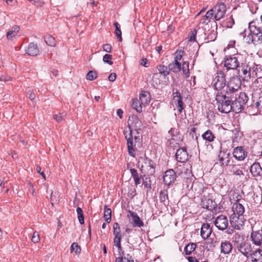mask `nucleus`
I'll use <instances>...</instances> for the list:
<instances>
[{"label":"nucleus","instance_id":"nucleus-1","mask_svg":"<svg viewBox=\"0 0 262 262\" xmlns=\"http://www.w3.org/2000/svg\"><path fill=\"white\" fill-rule=\"evenodd\" d=\"M250 33L245 37L247 43L257 46L262 43V24L259 20H253L249 24Z\"/></svg>","mask_w":262,"mask_h":262},{"label":"nucleus","instance_id":"nucleus-2","mask_svg":"<svg viewBox=\"0 0 262 262\" xmlns=\"http://www.w3.org/2000/svg\"><path fill=\"white\" fill-rule=\"evenodd\" d=\"M232 210L233 213L230 216V224L234 229L240 230L245 221L243 215L245 212L244 207L239 203V200H237L232 206Z\"/></svg>","mask_w":262,"mask_h":262},{"label":"nucleus","instance_id":"nucleus-3","mask_svg":"<svg viewBox=\"0 0 262 262\" xmlns=\"http://www.w3.org/2000/svg\"><path fill=\"white\" fill-rule=\"evenodd\" d=\"M125 138L127 141V146L129 155L135 157L137 147H140L142 143V137L139 132L135 133L133 130H124Z\"/></svg>","mask_w":262,"mask_h":262},{"label":"nucleus","instance_id":"nucleus-4","mask_svg":"<svg viewBox=\"0 0 262 262\" xmlns=\"http://www.w3.org/2000/svg\"><path fill=\"white\" fill-rule=\"evenodd\" d=\"M227 84L224 72L222 70L218 71L212 82L213 89L217 91L215 95H218V99H221V97H223V94L227 93L226 91Z\"/></svg>","mask_w":262,"mask_h":262},{"label":"nucleus","instance_id":"nucleus-5","mask_svg":"<svg viewBox=\"0 0 262 262\" xmlns=\"http://www.w3.org/2000/svg\"><path fill=\"white\" fill-rule=\"evenodd\" d=\"M233 242L235 248L244 256L248 258L252 252L251 244L245 240L244 236L236 234Z\"/></svg>","mask_w":262,"mask_h":262},{"label":"nucleus","instance_id":"nucleus-6","mask_svg":"<svg viewBox=\"0 0 262 262\" xmlns=\"http://www.w3.org/2000/svg\"><path fill=\"white\" fill-rule=\"evenodd\" d=\"M242 59V57L239 54L226 55L221 63V66L223 67L227 71L236 70Z\"/></svg>","mask_w":262,"mask_h":262},{"label":"nucleus","instance_id":"nucleus-7","mask_svg":"<svg viewBox=\"0 0 262 262\" xmlns=\"http://www.w3.org/2000/svg\"><path fill=\"white\" fill-rule=\"evenodd\" d=\"M225 97H221V99H218V95H215V100L219 103L218 110L222 113H229L232 110V102L233 99L234 98V96L231 95H227V93L223 94Z\"/></svg>","mask_w":262,"mask_h":262},{"label":"nucleus","instance_id":"nucleus-8","mask_svg":"<svg viewBox=\"0 0 262 262\" xmlns=\"http://www.w3.org/2000/svg\"><path fill=\"white\" fill-rule=\"evenodd\" d=\"M237 72L238 76L244 81H249L251 78V67L249 66V62H247L245 59L241 61L239 65L236 69Z\"/></svg>","mask_w":262,"mask_h":262},{"label":"nucleus","instance_id":"nucleus-9","mask_svg":"<svg viewBox=\"0 0 262 262\" xmlns=\"http://www.w3.org/2000/svg\"><path fill=\"white\" fill-rule=\"evenodd\" d=\"M250 239L257 247L262 246V226L260 224H255L252 226Z\"/></svg>","mask_w":262,"mask_h":262},{"label":"nucleus","instance_id":"nucleus-10","mask_svg":"<svg viewBox=\"0 0 262 262\" xmlns=\"http://www.w3.org/2000/svg\"><path fill=\"white\" fill-rule=\"evenodd\" d=\"M242 78L239 76H235L230 78L229 81L227 82L226 91L227 95L234 96V94L237 92L241 88Z\"/></svg>","mask_w":262,"mask_h":262},{"label":"nucleus","instance_id":"nucleus-11","mask_svg":"<svg viewBox=\"0 0 262 262\" xmlns=\"http://www.w3.org/2000/svg\"><path fill=\"white\" fill-rule=\"evenodd\" d=\"M213 10V14L214 19L215 20H219L224 17L227 11L226 5L222 2L216 4L213 8L211 9Z\"/></svg>","mask_w":262,"mask_h":262},{"label":"nucleus","instance_id":"nucleus-12","mask_svg":"<svg viewBox=\"0 0 262 262\" xmlns=\"http://www.w3.org/2000/svg\"><path fill=\"white\" fill-rule=\"evenodd\" d=\"M127 130H133L135 133L140 130L142 125L141 121L138 118V116H129L128 119Z\"/></svg>","mask_w":262,"mask_h":262},{"label":"nucleus","instance_id":"nucleus-13","mask_svg":"<svg viewBox=\"0 0 262 262\" xmlns=\"http://www.w3.org/2000/svg\"><path fill=\"white\" fill-rule=\"evenodd\" d=\"M201 205L203 208L213 212L214 211L216 212L221 211L220 206H218L215 200H213L211 199L204 198L202 199Z\"/></svg>","mask_w":262,"mask_h":262},{"label":"nucleus","instance_id":"nucleus-14","mask_svg":"<svg viewBox=\"0 0 262 262\" xmlns=\"http://www.w3.org/2000/svg\"><path fill=\"white\" fill-rule=\"evenodd\" d=\"M143 160L141 170L147 171L149 174H153L155 172L156 164L147 157L144 158Z\"/></svg>","mask_w":262,"mask_h":262},{"label":"nucleus","instance_id":"nucleus-15","mask_svg":"<svg viewBox=\"0 0 262 262\" xmlns=\"http://www.w3.org/2000/svg\"><path fill=\"white\" fill-rule=\"evenodd\" d=\"M214 223L216 228L220 230L226 229L229 224L227 217L223 214L217 216L215 219Z\"/></svg>","mask_w":262,"mask_h":262},{"label":"nucleus","instance_id":"nucleus-16","mask_svg":"<svg viewBox=\"0 0 262 262\" xmlns=\"http://www.w3.org/2000/svg\"><path fill=\"white\" fill-rule=\"evenodd\" d=\"M175 156L177 161L181 163H184L188 160V154L185 147L177 149Z\"/></svg>","mask_w":262,"mask_h":262},{"label":"nucleus","instance_id":"nucleus-17","mask_svg":"<svg viewBox=\"0 0 262 262\" xmlns=\"http://www.w3.org/2000/svg\"><path fill=\"white\" fill-rule=\"evenodd\" d=\"M163 178L164 183L169 185L176 180L177 175L173 169H169L165 172Z\"/></svg>","mask_w":262,"mask_h":262},{"label":"nucleus","instance_id":"nucleus-18","mask_svg":"<svg viewBox=\"0 0 262 262\" xmlns=\"http://www.w3.org/2000/svg\"><path fill=\"white\" fill-rule=\"evenodd\" d=\"M233 156L236 159L243 161L247 156V151L245 150L244 146H237L234 148Z\"/></svg>","mask_w":262,"mask_h":262},{"label":"nucleus","instance_id":"nucleus-19","mask_svg":"<svg viewBox=\"0 0 262 262\" xmlns=\"http://www.w3.org/2000/svg\"><path fill=\"white\" fill-rule=\"evenodd\" d=\"M26 52L29 56H36L38 54L39 50L37 45L32 42L29 43Z\"/></svg>","mask_w":262,"mask_h":262},{"label":"nucleus","instance_id":"nucleus-20","mask_svg":"<svg viewBox=\"0 0 262 262\" xmlns=\"http://www.w3.org/2000/svg\"><path fill=\"white\" fill-rule=\"evenodd\" d=\"M151 96L149 92L146 91H142L139 95V101L141 104L146 106L150 101Z\"/></svg>","mask_w":262,"mask_h":262},{"label":"nucleus","instance_id":"nucleus-21","mask_svg":"<svg viewBox=\"0 0 262 262\" xmlns=\"http://www.w3.org/2000/svg\"><path fill=\"white\" fill-rule=\"evenodd\" d=\"M213 17H214L213 14V10H211V9H210L201 19L200 23L203 25H207L209 23L211 22V19H213V23L215 24V26L217 27L216 20H214V19L213 18Z\"/></svg>","mask_w":262,"mask_h":262},{"label":"nucleus","instance_id":"nucleus-22","mask_svg":"<svg viewBox=\"0 0 262 262\" xmlns=\"http://www.w3.org/2000/svg\"><path fill=\"white\" fill-rule=\"evenodd\" d=\"M233 246L230 241L222 242L221 244V252L224 254H229L232 250Z\"/></svg>","mask_w":262,"mask_h":262},{"label":"nucleus","instance_id":"nucleus-23","mask_svg":"<svg viewBox=\"0 0 262 262\" xmlns=\"http://www.w3.org/2000/svg\"><path fill=\"white\" fill-rule=\"evenodd\" d=\"M250 256L252 262H262V250L256 249L253 252H251Z\"/></svg>","mask_w":262,"mask_h":262},{"label":"nucleus","instance_id":"nucleus-24","mask_svg":"<svg viewBox=\"0 0 262 262\" xmlns=\"http://www.w3.org/2000/svg\"><path fill=\"white\" fill-rule=\"evenodd\" d=\"M212 232V229L208 224H203L201 227V235L203 239L209 237Z\"/></svg>","mask_w":262,"mask_h":262},{"label":"nucleus","instance_id":"nucleus-25","mask_svg":"<svg viewBox=\"0 0 262 262\" xmlns=\"http://www.w3.org/2000/svg\"><path fill=\"white\" fill-rule=\"evenodd\" d=\"M129 213L133 219V226L134 227H141L144 225L143 222L136 213L132 211H129Z\"/></svg>","mask_w":262,"mask_h":262},{"label":"nucleus","instance_id":"nucleus-26","mask_svg":"<svg viewBox=\"0 0 262 262\" xmlns=\"http://www.w3.org/2000/svg\"><path fill=\"white\" fill-rule=\"evenodd\" d=\"M250 172L254 177H257L260 176V173L262 172V168L258 162H254L250 167Z\"/></svg>","mask_w":262,"mask_h":262},{"label":"nucleus","instance_id":"nucleus-27","mask_svg":"<svg viewBox=\"0 0 262 262\" xmlns=\"http://www.w3.org/2000/svg\"><path fill=\"white\" fill-rule=\"evenodd\" d=\"M168 69L170 71L174 73H177L181 70V63L179 61L174 60L168 66Z\"/></svg>","mask_w":262,"mask_h":262},{"label":"nucleus","instance_id":"nucleus-28","mask_svg":"<svg viewBox=\"0 0 262 262\" xmlns=\"http://www.w3.org/2000/svg\"><path fill=\"white\" fill-rule=\"evenodd\" d=\"M234 97L235 100L237 101L238 103L242 104V105H244L245 107V105L248 101V97L247 94L244 92H241L238 95V97H236L235 96Z\"/></svg>","mask_w":262,"mask_h":262},{"label":"nucleus","instance_id":"nucleus-29","mask_svg":"<svg viewBox=\"0 0 262 262\" xmlns=\"http://www.w3.org/2000/svg\"><path fill=\"white\" fill-rule=\"evenodd\" d=\"M159 198L160 202H163L164 205H168L169 201L168 200V191L167 190L164 189L160 191Z\"/></svg>","mask_w":262,"mask_h":262},{"label":"nucleus","instance_id":"nucleus-30","mask_svg":"<svg viewBox=\"0 0 262 262\" xmlns=\"http://www.w3.org/2000/svg\"><path fill=\"white\" fill-rule=\"evenodd\" d=\"M231 107V111L234 112L235 114L241 113L242 111L245 108L244 105H242V104L238 103L235 100H232Z\"/></svg>","mask_w":262,"mask_h":262},{"label":"nucleus","instance_id":"nucleus-31","mask_svg":"<svg viewBox=\"0 0 262 262\" xmlns=\"http://www.w3.org/2000/svg\"><path fill=\"white\" fill-rule=\"evenodd\" d=\"M130 172L131 173L132 176L134 178L135 185L137 186L138 185L140 184L142 176H139L137 170L135 168H130Z\"/></svg>","mask_w":262,"mask_h":262},{"label":"nucleus","instance_id":"nucleus-32","mask_svg":"<svg viewBox=\"0 0 262 262\" xmlns=\"http://www.w3.org/2000/svg\"><path fill=\"white\" fill-rule=\"evenodd\" d=\"M189 65V62L188 61H183L182 66H181V70L183 71V74L186 78H188L190 76Z\"/></svg>","mask_w":262,"mask_h":262},{"label":"nucleus","instance_id":"nucleus-33","mask_svg":"<svg viewBox=\"0 0 262 262\" xmlns=\"http://www.w3.org/2000/svg\"><path fill=\"white\" fill-rule=\"evenodd\" d=\"M157 69L159 72V73L164 76H166L169 74V70L168 67L165 66L163 64H159L157 66Z\"/></svg>","mask_w":262,"mask_h":262},{"label":"nucleus","instance_id":"nucleus-34","mask_svg":"<svg viewBox=\"0 0 262 262\" xmlns=\"http://www.w3.org/2000/svg\"><path fill=\"white\" fill-rule=\"evenodd\" d=\"M142 105L141 102L137 98L134 99L132 103V108L135 109L138 113H141L142 112Z\"/></svg>","mask_w":262,"mask_h":262},{"label":"nucleus","instance_id":"nucleus-35","mask_svg":"<svg viewBox=\"0 0 262 262\" xmlns=\"http://www.w3.org/2000/svg\"><path fill=\"white\" fill-rule=\"evenodd\" d=\"M114 26L115 27V34L117 36V38L118 39V41H122V32L120 29V26L118 22L116 21L114 23Z\"/></svg>","mask_w":262,"mask_h":262},{"label":"nucleus","instance_id":"nucleus-36","mask_svg":"<svg viewBox=\"0 0 262 262\" xmlns=\"http://www.w3.org/2000/svg\"><path fill=\"white\" fill-rule=\"evenodd\" d=\"M202 138L206 141L212 142L215 137L211 130H207L202 135Z\"/></svg>","mask_w":262,"mask_h":262},{"label":"nucleus","instance_id":"nucleus-37","mask_svg":"<svg viewBox=\"0 0 262 262\" xmlns=\"http://www.w3.org/2000/svg\"><path fill=\"white\" fill-rule=\"evenodd\" d=\"M196 245L194 243H189L187 244L184 249L186 255H190L196 248Z\"/></svg>","mask_w":262,"mask_h":262},{"label":"nucleus","instance_id":"nucleus-38","mask_svg":"<svg viewBox=\"0 0 262 262\" xmlns=\"http://www.w3.org/2000/svg\"><path fill=\"white\" fill-rule=\"evenodd\" d=\"M44 40L46 43L49 46L53 47L56 45L55 39L51 35H46L44 37Z\"/></svg>","mask_w":262,"mask_h":262},{"label":"nucleus","instance_id":"nucleus-39","mask_svg":"<svg viewBox=\"0 0 262 262\" xmlns=\"http://www.w3.org/2000/svg\"><path fill=\"white\" fill-rule=\"evenodd\" d=\"M223 23L224 27L227 28H231L233 25L234 24V20L232 15H231L229 17L227 18Z\"/></svg>","mask_w":262,"mask_h":262},{"label":"nucleus","instance_id":"nucleus-40","mask_svg":"<svg viewBox=\"0 0 262 262\" xmlns=\"http://www.w3.org/2000/svg\"><path fill=\"white\" fill-rule=\"evenodd\" d=\"M111 209L105 206L104 218L105 219V221L108 223H110L111 221Z\"/></svg>","mask_w":262,"mask_h":262},{"label":"nucleus","instance_id":"nucleus-41","mask_svg":"<svg viewBox=\"0 0 262 262\" xmlns=\"http://www.w3.org/2000/svg\"><path fill=\"white\" fill-rule=\"evenodd\" d=\"M230 155L229 153H226L225 152H220V154L219 155V161L221 163H222V165L225 164V161L226 159H229L230 157Z\"/></svg>","mask_w":262,"mask_h":262},{"label":"nucleus","instance_id":"nucleus-42","mask_svg":"<svg viewBox=\"0 0 262 262\" xmlns=\"http://www.w3.org/2000/svg\"><path fill=\"white\" fill-rule=\"evenodd\" d=\"M217 37V32L214 30L211 31L210 33H209L207 37L205 38L206 42H209L215 40Z\"/></svg>","mask_w":262,"mask_h":262},{"label":"nucleus","instance_id":"nucleus-43","mask_svg":"<svg viewBox=\"0 0 262 262\" xmlns=\"http://www.w3.org/2000/svg\"><path fill=\"white\" fill-rule=\"evenodd\" d=\"M185 54V52L183 49H178L174 53V60L177 61L181 60Z\"/></svg>","mask_w":262,"mask_h":262},{"label":"nucleus","instance_id":"nucleus-44","mask_svg":"<svg viewBox=\"0 0 262 262\" xmlns=\"http://www.w3.org/2000/svg\"><path fill=\"white\" fill-rule=\"evenodd\" d=\"M76 211L78 214V219L80 224L82 225L84 224V215L82 209L80 207H78L76 209Z\"/></svg>","mask_w":262,"mask_h":262},{"label":"nucleus","instance_id":"nucleus-45","mask_svg":"<svg viewBox=\"0 0 262 262\" xmlns=\"http://www.w3.org/2000/svg\"><path fill=\"white\" fill-rule=\"evenodd\" d=\"M143 179V185L144 187L146 188L147 191H149L151 188V181L149 178H145Z\"/></svg>","mask_w":262,"mask_h":262},{"label":"nucleus","instance_id":"nucleus-46","mask_svg":"<svg viewBox=\"0 0 262 262\" xmlns=\"http://www.w3.org/2000/svg\"><path fill=\"white\" fill-rule=\"evenodd\" d=\"M70 251L71 253L75 251L76 254H78L80 252L81 248L76 243H73L71 246Z\"/></svg>","mask_w":262,"mask_h":262},{"label":"nucleus","instance_id":"nucleus-47","mask_svg":"<svg viewBox=\"0 0 262 262\" xmlns=\"http://www.w3.org/2000/svg\"><path fill=\"white\" fill-rule=\"evenodd\" d=\"M119 257H122L123 262H134V258L130 253H124V255H122Z\"/></svg>","mask_w":262,"mask_h":262},{"label":"nucleus","instance_id":"nucleus-48","mask_svg":"<svg viewBox=\"0 0 262 262\" xmlns=\"http://www.w3.org/2000/svg\"><path fill=\"white\" fill-rule=\"evenodd\" d=\"M86 79L92 81L97 77V73L96 71H90L86 75Z\"/></svg>","mask_w":262,"mask_h":262},{"label":"nucleus","instance_id":"nucleus-49","mask_svg":"<svg viewBox=\"0 0 262 262\" xmlns=\"http://www.w3.org/2000/svg\"><path fill=\"white\" fill-rule=\"evenodd\" d=\"M112 55L108 54H106L103 56V61L104 62L110 65H112L113 62L112 60Z\"/></svg>","mask_w":262,"mask_h":262},{"label":"nucleus","instance_id":"nucleus-50","mask_svg":"<svg viewBox=\"0 0 262 262\" xmlns=\"http://www.w3.org/2000/svg\"><path fill=\"white\" fill-rule=\"evenodd\" d=\"M175 101H177V107L179 112L181 113L184 108V103L183 101V98L177 99Z\"/></svg>","mask_w":262,"mask_h":262},{"label":"nucleus","instance_id":"nucleus-51","mask_svg":"<svg viewBox=\"0 0 262 262\" xmlns=\"http://www.w3.org/2000/svg\"><path fill=\"white\" fill-rule=\"evenodd\" d=\"M197 33V30L195 29H193L190 32V36L188 40L189 41H195L196 40V35Z\"/></svg>","mask_w":262,"mask_h":262},{"label":"nucleus","instance_id":"nucleus-52","mask_svg":"<svg viewBox=\"0 0 262 262\" xmlns=\"http://www.w3.org/2000/svg\"><path fill=\"white\" fill-rule=\"evenodd\" d=\"M31 241L34 243H37L39 242L40 237H39V234L37 232L35 231L33 233V234L32 238H31Z\"/></svg>","mask_w":262,"mask_h":262},{"label":"nucleus","instance_id":"nucleus-53","mask_svg":"<svg viewBox=\"0 0 262 262\" xmlns=\"http://www.w3.org/2000/svg\"><path fill=\"white\" fill-rule=\"evenodd\" d=\"M115 237L114 238L113 243L114 245L117 244H121V241L122 238L121 234L114 235Z\"/></svg>","mask_w":262,"mask_h":262},{"label":"nucleus","instance_id":"nucleus-54","mask_svg":"<svg viewBox=\"0 0 262 262\" xmlns=\"http://www.w3.org/2000/svg\"><path fill=\"white\" fill-rule=\"evenodd\" d=\"M172 95L173 96V100H177V99H179L180 98H182L180 93L178 91H176L174 92V89L173 88L172 90Z\"/></svg>","mask_w":262,"mask_h":262},{"label":"nucleus","instance_id":"nucleus-55","mask_svg":"<svg viewBox=\"0 0 262 262\" xmlns=\"http://www.w3.org/2000/svg\"><path fill=\"white\" fill-rule=\"evenodd\" d=\"M233 134L234 135V136L232 137L233 142L235 141H237V137L238 136V133L239 132V129L238 128H235L234 129L232 130Z\"/></svg>","mask_w":262,"mask_h":262},{"label":"nucleus","instance_id":"nucleus-56","mask_svg":"<svg viewBox=\"0 0 262 262\" xmlns=\"http://www.w3.org/2000/svg\"><path fill=\"white\" fill-rule=\"evenodd\" d=\"M103 49L104 51L107 53H111L112 50V46L110 44H104L102 46Z\"/></svg>","mask_w":262,"mask_h":262},{"label":"nucleus","instance_id":"nucleus-57","mask_svg":"<svg viewBox=\"0 0 262 262\" xmlns=\"http://www.w3.org/2000/svg\"><path fill=\"white\" fill-rule=\"evenodd\" d=\"M168 133L171 137H176L178 135V131L177 129L171 128L168 132Z\"/></svg>","mask_w":262,"mask_h":262},{"label":"nucleus","instance_id":"nucleus-58","mask_svg":"<svg viewBox=\"0 0 262 262\" xmlns=\"http://www.w3.org/2000/svg\"><path fill=\"white\" fill-rule=\"evenodd\" d=\"M114 246H115L118 248V251L119 253V254L120 255V256L122 255H124V251H123L122 246L121 244H115Z\"/></svg>","mask_w":262,"mask_h":262},{"label":"nucleus","instance_id":"nucleus-59","mask_svg":"<svg viewBox=\"0 0 262 262\" xmlns=\"http://www.w3.org/2000/svg\"><path fill=\"white\" fill-rule=\"evenodd\" d=\"M117 77L116 74L115 73H112L110 74L108 77V79L109 81L111 82L114 81Z\"/></svg>","mask_w":262,"mask_h":262},{"label":"nucleus","instance_id":"nucleus-60","mask_svg":"<svg viewBox=\"0 0 262 262\" xmlns=\"http://www.w3.org/2000/svg\"><path fill=\"white\" fill-rule=\"evenodd\" d=\"M141 65L144 67H148L149 66L148 61L146 58H143L141 59Z\"/></svg>","mask_w":262,"mask_h":262},{"label":"nucleus","instance_id":"nucleus-61","mask_svg":"<svg viewBox=\"0 0 262 262\" xmlns=\"http://www.w3.org/2000/svg\"><path fill=\"white\" fill-rule=\"evenodd\" d=\"M15 33L13 30L9 31L7 33V37L8 39H12V38L15 35Z\"/></svg>","mask_w":262,"mask_h":262},{"label":"nucleus","instance_id":"nucleus-62","mask_svg":"<svg viewBox=\"0 0 262 262\" xmlns=\"http://www.w3.org/2000/svg\"><path fill=\"white\" fill-rule=\"evenodd\" d=\"M174 29L175 27L172 25H169L167 27V31L168 33L171 34L174 31Z\"/></svg>","mask_w":262,"mask_h":262},{"label":"nucleus","instance_id":"nucleus-63","mask_svg":"<svg viewBox=\"0 0 262 262\" xmlns=\"http://www.w3.org/2000/svg\"><path fill=\"white\" fill-rule=\"evenodd\" d=\"M41 168L40 166H37V167H36V171L38 173H40V174L41 175L42 178L44 179H46V175H45V173L43 171L42 172L41 171Z\"/></svg>","mask_w":262,"mask_h":262},{"label":"nucleus","instance_id":"nucleus-64","mask_svg":"<svg viewBox=\"0 0 262 262\" xmlns=\"http://www.w3.org/2000/svg\"><path fill=\"white\" fill-rule=\"evenodd\" d=\"M187 259L189 262H198V259L195 257L188 256Z\"/></svg>","mask_w":262,"mask_h":262}]
</instances>
